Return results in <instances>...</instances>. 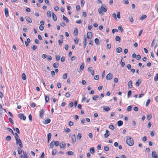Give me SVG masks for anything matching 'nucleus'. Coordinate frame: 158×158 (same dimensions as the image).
Wrapping results in <instances>:
<instances>
[{
  "mask_svg": "<svg viewBox=\"0 0 158 158\" xmlns=\"http://www.w3.org/2000/svg\"><path fill=\"white\" fill-rule=\"evenodd\" d=\"M126 143L130 146H132L134 145V141L132 138L130 136H126Z\"/></svg>",
  "mask_w": 158,
  "mask_h": 158,
  "instance_id": "obj_1",
  "label": "nucleus"
},
{
  "mask_svg": "<svg viewBox=\"0 0 158 158\" xmlns=\"http://www.w3.org/2000/svg\"><path fill=\"white\" fill-rule=\"evenodd\" d=\"M17 144H19V146L21 148L23 147V144L21 140L19 139H17L15 140Z\"/></svg>",
  "mask_w": 158,
  "mask_h": 158,
  "instance_id": "obj_2",
  "label": "nucleus"
},
{
  "mask_svg": "<svg viewBox=\"0 0 158 158\" xmlns=\"http://www.w3.org/2000/svg\"><path fill=\"white\" fill-rule=\"evenodd\" d=\"M18 117L20 119L25 120L26 119V117L23 114L20 113L18 114Z\"/></svg>",
  "mask_w": 158,
  "mask_h": 158,
  "instance_id": "obj_3",
  "label": "nucleus"
},
{
  "mask_svg": "<svg viewBox=\"0 0 158 158\" xmlns=\"http://www.w3.org/2000/svg\"><path fill=\"white\" fill-rule=\"evenodd\" d=\"M152 156L153 158H158V154H156L155 151H153L152 153Z\"/></svg>",
  "mask_w": 158,
  "mask_h": 158,
  "instance_id": "obj_4",
  "label": "nucleus"
},
{
  "mask_svg": "<svg viewBox=\"0 0 158 158\" xmlns=\"http://www.w3.org/2000/svg\"><path fill=\"white\" fill-rule=\"evenodd\" d=\"M113 77V75L111 73H109L106 76V79L107 80H111Z\"/></svg>",
  "mask_w": 158,
  "mask_h": 158,
  "instance_id": "obj_5",
  "label": "nucleus"
},
{
  "mask_svg": "<svg viewBox=\"0 0 158 158\" xmlns=\"http://www.w3.org/2000/svg\"><path fill=\"white\" fill-rule=\"evenodd\" d=\"M26 21L29 23H32V20L31 19L29 16H26L25 18Z\"/></svg>",
  "mask_w": 158,
  "mask_h": 158,
  "instance_id": "obj_6",
  "label": "nucleus"
},
{
  "mask_svg": "<svg viewBox=\"0 0 158 158\" xmlns=\"http://www.w3.org/2000/svg\"><path fill=\"white\" fill-rule=\"evenodd\" d=\"M87 38L88 39H90L92 37V34L91 32H89L87 33Z\"/></svg>",
  "mask_w": 158,
  "mask_h": 158,
  "instance_id": "obj_7",
  "label": "nucleus"
},
{
  "mask_svg": "<svg viewBox=\"0 0 158 158\" xmlns=\"http://www.w3.org/2000/svg\"><path fill=\"white\" fill-rule=\"evenodd\" d=\"M141 80L140 79H139L137 81H136L135 83V85L136 86H138L139 85L141 84Z\"/></svg>",
  "mask_w": 158,
  "mask_h": 158,
  "instance_id": "obj_8",
  "label": "nucleus"
},
{
  "mask_svg": "<svg viewBox=\"0 0 158 158\" xmlns=\"http://www.w3.org/2000/svg\"><path fill=\"white\" fill-rule=\"evenodd\" d=\"M65 146L66 144L63 142H62L60 144V148H65Z\"/></svg>",
  "mask_w": 158,
  "mask_h": 158,
  "instance_id": "obj_9",
  "label": "nucleus"
},
{
  "mask_svg": "<svg viewBox=\"0 0 158 158\" xmlns=\"http://www.w3.org/2000/svg\"><path fill=\"white\" fill-rule=\"evenodd\" d=\"M110 133H109V131L107 130H106V133L104 135L105 137H108V136L110 135Z\"/></svg>",
  "mask_w": 158,
  "mask_h": 158,
  "instance_id": "obj_10",
  "label": "nucleus"
},
{
  "mask_svg": "<svg viewBox=\"0 0 158 158\" xmlns=\"http://www.w3.org/2000/svg\"><path fill=\"white\" fill-rule=\"evenodd\" d=\"M71 138L72 139V141L73 143L76 142V136L75 135H71Z\"/></svg>",
  "mask_w": 158,
  "mask_h": 158,
  "instance_id": "obj_11",
  "label": "nucleus"
},
{
  "mask_svg": "<svg viewBox=\"0 0 158 158\" xmlns=\"http://www.w3.org/2000/svg\"><path fill=\"white\" fill-rule=\"evenodd\" d=\"M51 122V120L49 118H47L44 122V124H47Z\"/></svg>",
  "mask_w": 158,
  "mask_h": 158,
  "instance_id": "obj_12",
  "label": "nucleus"
},
{
  "mask_svg": "<svg viewBox=\"0 0 158 158\" xmlns=\"http://www.w3.org/2000/svg\"><path fill=\"white\" fill-rule=\"evenodd\" d=\"M4 12L6 16L7 17L9 16L8 10L7 8H6L5 9Z\"/></svg>",
  "mask_w": 158,
  "mask_h": 158,
  "instance_id": "obj_13",
  "label": "nucleus"
},
{
  "mask_svg": "<svg viewBox=\"0 0 158 158\" xmlns=\"http://www.w3.org/2000/svg\"><path fill=\"white\" fill-rule=\"evenodd\" d=\"M103 110L106 111H108L110 110V108L109 107L105 106L103 107Z\"/></svg>",
  "mask_w": 158,
  "mask_h": 158,
  "instance_id": "obj_14",
  "label": "nucleus"
},
{
  "mask_svg": "<svg viewBox=\"0 0 158 158\" xmlns=\"http://www.w3.org/2000/svg\"><path fill=\"white\" fill-rule=\"evenodd\" d=\"M44 114V110L43 109H41L40 112V117L42 118L43 115Z\"/></svg>",
  "mask_w": 158,
  "mask_h": 158,
  "instance_id": "obj_15",
  "label": "nucleus"
},
{
  "mask_svg": "<svg viewBox=\"0 0 158 158\" xmlns=\"http://www.w3.org/2000/svg\"><path fill=\"white\" fill-rule=\"evenodd\" d=\"M48 136V143L49 141V140L51 138V136H52V134L51 133H49L47 135Z\"/></svg>",
  "mask_w": 158,
  "mask_h": 158,
  "instance_id": "obj_16",
  "label": "nucleus"
},
{
  "mask_svg": "<svg viewBox=\"0 0 158 158\" xmlns=\"http://www.w3.org/2000/svg\"><path fill=\"white\" fill-rule=\"evenodd\" d=\"M132 83L131 81H130L128 82V85L129 88H131L132 87Z\"/></svg>",
  "mask_w": 158,
  "mask_h": 158,
  "instance_id": "obj_17",
  "label": "nucleus"
},
{
  "mask_svg": "<svg viewBox=\"0 0 158 158\" xmlns=\"http://www.w3.org/2000/svg\"><path fill=\"white\" fill-rule=\"evenodd\" d=\"M63 20L65 21L67 23H68L69 22V20L64 15H63Z\"/></svg>",
  "mask_w": 158,
  "mask_h": 158,
  "instance_id": "obj_18",
  "label": "nucleus"
},
{
  "mask_svg": "<svg viewBox=\"0 0 158 158\" xmlns=\"http://www.w3.org/2000/svg\"><path fill=\"white\" fill-rule=\"evenodd\" d=\"M123 123L122 121L119 120L117 122L118 126L119 127L121 126Z\"/></svg>",
  "mask_w": 158,
  "mask_h": 158,
  "instance_id": "obj_19",
  "label": "nucleus"
},
{
  "mask_svg": "<svg viewBox=\"0 0 158 158\" xmlns=\"http://www.w3.org/2000/svg\"><path fill=\"white\" fill-rule=\"evenodd\" d=\"M78 29L77 28H75L74 32V35H77L78 34Z\"/></svg>",
  "mask_w": 158,
  "mask_h": 158,
  "instance_id": "obj_20",
  "label": "nucleus"
},
{
  "mask_svg": "<svg viewBox=\"0 0 158 158\" xmlns=\"http://www.w3.org/2000/svg\"><path fill=\"white\" fill-rule=\"evenodd\" d=\"M52 19H53V20L54 21H56L57 17H56V16L55 15V14L53 13H52Z\"/></svg>",
  "mask_w": 158,
  "mask_h": 158,
  "instance_id": "obj_21",
  "label": "nucleus"
},
{
  "mask_svg": "<svg viewBox=\"0 0 158 158\" xmlns=\"http://www.w3.org/2000/svg\"><path fill=\"white\" fill-rule=\"evenodd\" d=\"M116 52L118 53H120L122 51V49L120 47L118 48L116 50Z\"/></svg>",
  "mask_w": 158,
  "mask_h": 158,
  "instance_id": "obj_22",
  "label": "nucleus"
},
{
  "mask_svg": "<svg viewBox=\"0 0 158 158\" xmlns=\"http://www.w3.org/2000/svg\"><path fill=\"white\" fill-rule=\"evenodd\" d=\"M100 8L104 12H106L107 10V9L106 8L103 7V5H102L101 6Z\"/></svg>",
  "mask_w": 158,
  "mask_h": 158,
  "instance_id": "obj_23",
  "label": "nucleus"
},
{
  "mask_svg": "<svg viewBox=\"0 0 158 158\" xmlns=\"http://www.w3.org/2000/svg\"><path fill=\"white\" fill-rule=\"evenodd\" d=\"M115 40L116 41H118L119 42H120V41L121 39L119 36L117 35L115 37Z\"/></svg>",
  "mask_w": 158,
  "mask_h": 158,
  "instance_id": "obj_24",
  "label": "nucleus"
},
{
  "mask_svg": "<svg viewBox=\"0 0 158 158\" xmlns=\"http://www.w3.org/2000/svg\"><path fill=\"white\" fill-rule=\"evenodd\" d=\"M53 142H54V140H53L50 143V145H49L50 148H53L54 144Z\"/></svg>",
  "mask_w": 158,
  "mask_h": 158,
  "instance_id": "obj_25",
  "label": "nucleus"
},
{
  "mask_svg": "<svg viewBox=\"0 0 158 158\" xmlns=\"http://www.w3.org/2000/svg\"><path fill=\"white\" fill-rule=\"evenodd\" d=\"M94 42L96 45H98L99 43V41L98 39L96 38L94 40Z\"/></svg>",
  "mask_w": 158,
  "mask_h": 158,
  "instance_id": "obj_26",
  "label": "nucleus"
},
{
  "mask_svg": "<svg viewBox=\"0 0 158 158\" xmlns=\"http://www.w3.org/2000/svg\"><path fill=\"white\" fill-rule=\"evenodd\" d=\"M118 29L121 32H123V27L122 26H119L118 27Z\"/></svg>",
  "mask_w": 158,
  "mask_h": 158,
  "instance_id": "obj_27",
  "label": "nucleus"
},
{
  "mask_svg": "<svg viewBox=\"0 0 158 158\" xmlns=\"http://www.w3.org/2000/svg\"><path fill=\"white\" fill-rule=\"evenodd\" d=\"M17 151L18 152V153L19 155H20V154L22 152V150L20 148L18 147Z\"/></svg>",
  "mask_w": 158,
  "mask_h": 158,
  "instance_id": "obj_28",
  "label": "nucleus"
},
{
  "mask_svg": "<svg viewBox=\"0 0 158 158\" xmlns=\"http://www.w3.org/2000/svg\"><path fill=\"white\" fill-rule=\"evenodd\" d=\"M59 64L57 63H54L53 64V66L55 68H57Z\"/></svg>",
  "mask_w": 158,
  "mask_h": 158,
  "instance_id": "obj_29",
  "label": "nucleus"
},
{
  "mask_svg": "<svg viewBox=\"0 0 158 158\" xmlns=\"http://www.w3.org/2000/svg\"><path fill=\"white\" fill-rule=\"evenodd\" d=\"M95 151L94 149V147L91 148H90V152L92 153L93 154L94 153Z\"/></svg>",
  "mask_w": 158,
  "mask_h": 158,
  "instance_id": "obj_30",
  "label": "nucleus"
},
{
  "mask_svg": "<svg viewBox=\"0 0 158 158\" xmlns=\"http://www.w3.org/2000/svg\"><path fill=\"white\" fill-rule=\"evenodd\" d=\"M22 78L23 80L26 79V76L25 73H23L22 75Z\"/></svg>",
  "mask_w": 158,
  "mask_h": 158,
  "instance_id": "obj_31",
  "label": "nucleus"
},
{
  "mask_svg": "<svg viewBox=\"0 0 158 158\" xmlns=\"http://www.w3.org/2000/svg\"><path fill=\"white\" fill-rule=\"evenodd\" d=\"M132 106H128L127 107V111H131L132 109Z\"/></svg>",
  "mask_w": 158,
  "mask_h": 158,
  "instance_id": "obj_32",
  "label": "nucleus"
},
{
  "mask_svg": "<svg viewBox=\"0 0 158 158\" xmlns=\"http://www.w3.org/2000/svg\"><path fill=\"white\" fill-rule=\"evenodd\" d=\"M49 97L48 95H45V100L46 102H48L49 101Z\"/></svg>",
  "mask_w": 158,
  "mask_h": 158,
  "instance_id": "obj_33",
  "label": "nucleus"
},
{
  "mask_svg": "<svg viewBox=\"0 0 158 158\" xmlns=\"http://www.w3.org/2000/svg\"><path fill=\"white\" fill-rule=\"evenodd\" d=\"M23 156L25 157V158H28L27 153L25 152L24 151H23Z\"/></svg>",
  "mask_w": 158,
  "mask_h": 158,
  "instance_id": "obj_34",
  "label": "nucleus"
},
{
  "mask_svg": "<svg viewBox=\"0 0 158 158\" xmlns=\"http://www.w3.org/2000/svg\"><path fill=\"white\" fill-rule=\"evenodd\" d=\"M81 138V135L80 133H78L77 136V139H80Z\"/></svg>",
  "mask_w": 158,
  "mask_h": 158,
  "instance_id": "obj_35",
  "label": "nucleus"
},
{
  "mask_svg": "<svg viewBox=\"0 0 158 158\" xmlns=\"http://www.w3.org/2000/svg\"><path fill=\"white\" fill-rule=\"evenodd\" d=\"M146 17H147L146 15H143L142 16H141L140 17V20H143V19H145Z\"/></svg>",
  "mask_w": 158,
  "mask_h": 158,
  "instance_id": "obj_36",
  "label": "nucleus"
},
{
  "mask_svg": "<svg viewBox=\"0 0 158 158\" xmlns=\"http://www.w3.org/2000/svg\"><path fill=\"white\" fill-rule=\"evenodd\" d=\"M47 15L49 18L51 17V12L50 11L48 10L47 11Z\"/></svg>",
  "mask_w": 158,
  "mask_h": 158,
  "instance_id": "obj_37",
  "label": "nucleus"
},
{
  "mask_svg": "<svg viewBox=\"0 0 158 158\" xmlns=\"http://www.w3.org/2000/svg\"><path fill=\"white\" fill-rule=\"evenodd\" d=\"M53 143L55 144V145L56 146H58L59 145V142L57 141H56L55 142L54 141Z\"/></svg>",
  "mask_w": 158,
  "mask_h": 158,
  "instance_id": "obj_38",
  "label": "nucleus"
},
{
  "mask_svg": "<svg viewBox=\"0 0 158 158\" xmlns=\"http://www.w3.org/2000/svg\"><path fill=\"white\" fill-rule=\"evenodd\" d=\"M7 129L13 135H14V132L13 131V130L11 129L10 128H7Z\"/></svg>",
  "mask_w": 158,
  "mask_h": 158,
  "instance_id": "obj_39",
  "label": "nucleus"
},
{
  "mask_svg": "<svg viewBox=\"0 0 158 158\" xmlns=\"http://www.w3.org/2000/svg\"><path fill=\"white\" fill-rule=\"evenodd\" d=\"M152 117V116L151 114L147 115V118L148 120H150Z\"/></svg>",
  "mask_w": 158,
  "mask_h": 158,
  "instance_id": "obj_40",
  "label": "nucleus"
},
{
  "mask_svg": "<svg viewBox=\"0 0 158 158\" xmlns=\"http://www.w3.org/2000/svg\"><path fill=\"white\" fill-rule=\"evenodd\" d=\"M98 11L99 13L101 15H103V12L102 10L100 8L98 9Z\"/></svg>",
  "mask_w": 158,
  "mask_h": 158,
  "instance_id": "obj_41",
  "label": "nucleus"
},
{
  "mask_svg": "<svg viewBox=\"0 0 158 158\" xmlns=\"http://www.w3.org/2000/svg\"><path fill=\"white\" fill-rule=\"evenodd\" d=\"M67 153H68V155H73L74 154L73 152L70 151H69L67 152Z\"/></svg>",
  "mask_w": 158,
  "mask_h": 158,
  "instance_id": "obj_42",
  "label": "nucleus"
},
{
  "mask_svg": "<svg viewBox=\"0 0 158 158\" xmlns=\"http://www.w3.org/2000/svg\"><path fill=\"white\" fill-rule=\"evenodd\" d=\"M63 41L62 40H58V43H59V45L60 46H62V44L63 43Z\"/></svg>",
  "mask_w": 158,
  "mask_h": 158,
  "instance_id": "obj_43",
  "label": "nucleus"
},
{
  "mask_svg": "<svg viewBox=\"0 0 158 158\" xmlns=\"http://www.w3.org/2000/svg\"><path fill=\"white\" fill-rule=\"evenodd\" d=\"M67 77V73H65L63 74V76H62V78L64 79H65Z\"/></svg>",
  "mask_w": 158,
  "mask_h": 158,
  "instance_id": "obj_44",
  "label": "nucleus"
},
{
  "mask_svg": "<svg viewBox=\"0 0 158 158\" xmlns=\"http://www.w3.org/2000/svg\"><path fill=\"white\" fill-rule=\"evenodd\" d=\"M150 99H149L147 100V102L146 103L145 105L146 106H147L150 103Z\"/></svg>",
  "mask_w": 158,
  "mask_h": 158,
  "instance_id": "obj_45",
  "label": "nucleus"
},
{
  "mask_svg": "<svg viewBox=\"0 0 158 158\" xmlns=\"http://www.w3.org/2000/svg\"><path fill=\"white\" fill-rule=\"evenodd\" d=\"M11 139V138L10 136L8 135L7 136L6 138V139L8 141H10Z\"/></svg>",
  "mask_w": 158,
  "mask_h": 158,
  "instance_id": "obj_46",
  "label": "nucleus"
},
{
  "mask_svg": "<svg viewBox=\"0 0 158 158\" xmlns=\"http://www.w3.org/2000/svg\"><path fill=\"white\" fill-rule=\"evenodd\" d=\"M99 97L98 96V95H96L93 97L92 99L94 100H97V98Z\"/></svg>",
  "mask_w": 158,
  "mask_h": 158,
  "instance_id": "obj_47",
  "label": "nucleus"
},
{
  "mask_svg": "<svg viewBox=\"0 0 158 158\" xmlns=\"http://www.w3.org/2000/svg\"><path fill=\"white\" fill-rule=\"evenodd\" d=\"M129 19H130V22L131 23H132L133 22L134 20L132 18V17L131 16H129Z\"/></svg>",
  "mask_w": 158,
  "mask_h": 158,
  "instance_id": "obj_48",
  "label": "nucleus"
},
{
  "mask_svg": "<svg viewBox=\"0 0 158 158\" xmlns=\"http://www.w3.org/2000/svg\"><path fill=\"white\" fill-rule=\"evenodd\" d=\"M84 69V65L83 64V63H82L81 64V65L80 66V69L81 70H82Z\"/></svg>",
  "mask_w": 158,
  "mask_h": 158,
  "instance_id": "obj_49",
  "label": "nucleus"
},
{
  "mask_svg": "<svg viewBox=\"0 0 158 158\" xmlns=\"http://www.w3.org/2000/svg\"><path fill=\"white\" fill-rule=\"evenodd\" d=\"M85 1L84 0H82L81 2V6L83 7L85 4Z\"/></svg>",
  "mask_w": 158,
  "mask_h": 158,
  "instance_id": "obj_50",
  "label": "nucleus"
},
{
  "mask_svg": "<svg viewBox=\"0 0 158 158\" xmlns=\"http://www.w3.org/2000/svg\"><path fill=\"white\" fill-rule=\"evenodd\" d=\"M15 140L16 139H19V135L17 133H15Z\"/></svg>",
  "mask_w": 158,
  "mask_h": 158,
  "instance_id": "obj_51",
  "label": "nucleus"
},
{
  "mask_svg": "<svg viewBox=\"0 0 158 158\" xmlns=\"http://www.w3.org/2000/svg\"><path fill=\"white\" fill-rule=\"evenodd\" d=\"M122 60H123V58L122 57L121 59V64L122 66V67H123L125 65V63L124 62H122Z\"/></svg>",
  "mask_w": 158,
  "mask_h": 158,
  "instance_id": "obj_52",
  "label": "nucleus"
},
{
  "mask_svg": "<svg viewBox=\"0 0 158 158\" xmlns=\"http://www.w3.org/2000/svg\"><path fill=\"white\" fill-rule=\"evenodd\" d=\"M109 127L110 129L112 130H113L114 129V127L112 125H110L109 126Z\"/></svg>",
  "mask_w": 158,
  "mask_h": 158,
  "instance_id": "obj_53",
  "label": "nucleus"
},
{
  "mask_svg": "<svg viewBox=\"0 0 158 158\" xmlns=\"http://www.w3.org/2000/svg\"><path fill=\"white\" fill-rule=\"evenodd\" d=\"M2 108L1 104H0V114H2Z\"/></svg>",
  "mask_w": 158,
  "mask_h": 158,
  "instance_id": "obj_54",
  "label": "nucleus"
},
{
  "mask_svg": "<svg viewBox=\"0 0 158 158\" xmlns=\"http://www.w3.org/2000/svg\"><path fill=\"white\" fill-rule=\"evenodd\" d=\"M147 139V137L146 136H144L142 138V140L143 141H146Z\"/></svg>",
  "mask_w": 158,
  "mask_h": 158,
  "instance_id": "obj_55",
  "label": "nucleus"
},
{
  "mask_svg": "<svg viewBox=\"0 0 158 158\" xmlns=\"http://www.w3.org/2000/svg\"><path fill=\"white\" fill-rule=\"evenodd\" d=\"M131 90H129L127 93V97L129 98L131 95Z\"/></svg>",
  "mask_w": 158,
  "mask_h": 158,
  "instance_id": "obj_56",
  "label": "nucleus"
},
{
  "mask_svg": "<svg viewBox=\"0 0 158 158\" xmlns=\"http://www.w3.org/2000/svg\"><path fill=\"white\" fill-rule=\"evenodd\" d=\"M30 106L32 107H35V104L34 102H32L31 103Z\"/></svg>",
  "mask_w": 158,
  "mask_h": 158,
  "instance_id": "obj_57",
  "label": "nucleus"
},
{
  "mask_svg": "<svg viewBox=\"0 0 158 158\" xmlns=\"http://www.w3.org/2000/svg\"><path fill=\"white\" fill-rule=\"evenodd\" d=\"M56 59L57 60H59L60 59V56L59 55H56Z\"/></svg>",
  "mask_w": 158,
  "mask_h": 158,
  "instance_id": "obj_58",
  "label": "nucleus"
},
{
  "mask_svg": "<svg viewBox=\"0 0 158 158\" xmlns=\"http://www.w3.org/2000/svg\"><path fill=\"white\" fill-rule=\"evenodd\" d=\"M94 78L95 80H97L99 79V76L98 75H95L94 77Z\"/></svg>",
  "mask_w": 158,
  "mask_h": 158,
  "instance_id": "obj_59",
  "label": "nucleus"
},
{
  "mask_svg": "<svg viewBox=\"0 0 158 158\" xmlns=\"http://www.w3.org/2000/svg\"><path fill=\"white\" fill-rule=\"evenodd\" d=\"M82 15L84 17H86L87 16L86 13L85 12H83L82 13Z\"/></svg>",
  "mask_w": 158,
  "mask_h": 158,
  "instance_id": "obj_60",
  "label": "nucleus"
},
{
  "mask_svg": "<svg viewBox=\"0 0 158 158\" xmlns=\"http://www.w3.org/2000/svg\"><path fill=\"white\" fill-rule=\"evenodd\" d=\"M104 149L106 151H108L109 150V147L107 146H106L104 147Z\"/></svg>",
  "mask_w": 158,
  "mask_h": 158,
  "instance_id": "obj_61",
  "label": "nucleus"
},
{
  "mask_svg": "<svg viewBox=\"0 0 158 158\" xmlns=\"http://www.w3.org/2000/svg\"><path fill=\"white\" fill-rule=\"evenodd\" d=\"M78 42V38H77L74 40V42L76 44H77Z\"/></svg>",
  "mask_w": 158,
  "mask_h": 158,
  "instance_id": "obj_62",
  "label": "nucleus"
},
{
  "mask_svg": "<svg viewBox=\"0 0 158 158\" xmlns=\"http://www.w3.org/2000/svg\"><path fill=\"white\" fill-rule=\"evenodd\" d=\"M141 56H140V55H137V56H136V59L137 60H139L141 58Z\"/></svg>",
  "mask_w": 158,
  "mask_h": 158,
  "instance_id": "obj_63",
  "label": "nucleus"
},
{
  "mask_svg": "<svg viewBox=\"0 0 158 158\" xmlns=\"http://www.w3.org/2000/svg\"><path fill=\"white\" fill-rule=\"evenodd\" d=\"M44 152H42L40 158H44Z\"/></svg>",
  "mask_w": 158,
  "mask_h": 158,
  "instance_id": "obj_64",
  "label": "nucleus"
}]
</instances>
